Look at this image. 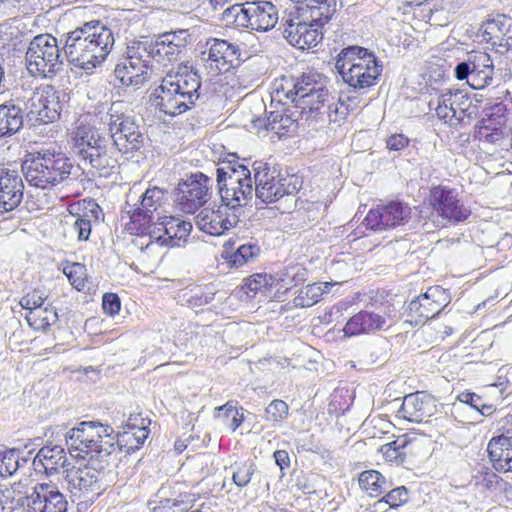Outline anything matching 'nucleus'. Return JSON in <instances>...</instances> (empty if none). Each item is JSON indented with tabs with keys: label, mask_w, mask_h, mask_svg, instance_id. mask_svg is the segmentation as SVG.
I'll use <instances>...</instances> for the list:
<instances>
[{
	"label": "nucleus",
	"mask_w": 512,
	"mask_h": 512,
	"mask_svg": "<svg viewBox=\"0 0 512 512\" xmlns=\"http://www.w3.org/2000/svg\"><path fill=\"white\" fill-rule=\"evenodd\" d=\"M201 77L187 66L162 78L160 85L152 92L155 106L169 116L180 115L196 105L200 99Z\"/></svg>",
	"instance_id": "nucleus-1"
},
{
	"label": "nucleus",
	"mask_w": 512,
	"mask_h": 512,
	"mask_svg": "<svg viewBox=\"0 0 512 512\" xmlns=\"http://www.w3.org/2000/svg\"><path fill=\"white\" fill-rule=\"evenodd\" d=\"M72 168L71 160L55 146L29 152L21 165L27 183L42 190L52 189L68 179Z\"/></svg>",
	"instance_id": "nucleus-2"
},
{
	"label": "nucleus",
	"mask_w": 512,
	"mask_h": 512,
	"mask_svg": "<svg viewBox=\"0 0 512 512\" xmlns=\"http://www.w3.org/2000/svg\"><path fill=\"white\" fill-rule=\"evenodd\" d=\"M216 188L222 203L230 209L242 207L252 199L253 180L249 168L239 163L236 153L219 160L216 167Z\"/></svg>",
	"instance_id": "nucleus-3"
},
{
	"label": "nucleus",
	"mask_w": 512,
	"mask_h": 512,
	"mask_svg": "<svg viewBox=\"0 0 512 512\" xmlns=\"http://www.w3.org/2000/svg\"><path fill=\"white\" fill-rule=\"evenodd\" d=\"M109 427L99 422L83 421L71 428L65 435L66 445L71 455L85 458H103L110 455L112 444L103 442L109 436Z\"/></svg>",
	"instance_id": "nucleus-4"
},
{
	"label": "nucleus",
	"mask_w": 512,
	"mask_h": 512,
	"mask_svg": "<svg viewBox=\"0 0 512 512\" xmlns=\"http://www.w3.org/2000/svg\"><path fill=\"white\" fill-rule=\"evenodd\" d=\"M167 190L151 186L148 187L137 203L130 205L128 202L122 213H126L129 221L126 224H169L177 220L174 216L165 214Z\"/></svg>",
	"instance_id": "nucleus-5"
},
{
	"label": "nucleus",
	"mask_w": 512,
	"mask_h": 512,
	"mask_svg": "<svg viewBox=\"0 0 512 512\" xmlns=\"http://www.w3.org/2000/svg\"><path fill=\"white\" fill-rule=\"evenodd\" d=\"M60 57L57 39L50 34H40L30 42L25 58L30 72L52 78L62 69Z\"/></svg>",
	"instance_id": "nucleus-6"
},
{
	"label": "nucleus",
	"mask_w": 512,
	"mask_h": 512,
	"mask_svg": "<svg viewBox=\"0 0 512 512\" xmlns=\"http://www.w3.org/2000/svg\"><path fill=\"white\" fill-rule=\"evenodd\" d=\"M110 140L123 154L138 152L144 145V135L133 116L120 112L113 104L107 113Z\"/></svg>",
	"instance_id": "nucleus-7"
},
{
	"label": "nucleus",
	"mask_w": 512,
	"mask_h": 512,
	"mask_svg": "<svg viewBox=\"0 0 512 512\" xmlns=\"http://www.w3.org/2000/svg\"><path fill=\"white\" fill-rule=\"evenodd\" d=\"M66 93L56 90L53 86H46L25 102V115L27 122L32 125L52 123L60 118L64 108Z\"/></svg>",
	"instance_id": "nucleus-8"
},
{
	"label": "nucleus",
	"mask_w": 512,
	"mask_h": 512,
	"mask_svg": "<svg viewBox=\"0 0 512 512\" xmlns=\"http://www.w3.org/2000/svg\"><path fill=\"white\" fill-rule=\"evenodd\" d=\"M214 181L203 172L190 173L175 188V201L179 209L193 214L210 199Z\"/></svg>",
	"instance_id": "nucleus-9"
},
{
	"label": "nucleus",
	"mask_w": 512,
	"mask_h": 512,
	"mask_svg": "<svg viewBox=\"0 0 512 512\" xmlns=\"http://www.w3.org/2000/svg\"><path fill=\"white\" fill-rule=\"evenodd\" d=\"M454 75L460 81L466 80L473 89H483L492 83L493 60L486 52L469 53L467 59L455 66Z\"/></svg>",
	"instance_id": "nucleus-10"
},
{
	"label": "nucleus",
	"mask_w": 512,
	"mask_h": 512,
	"mask_svg": "<svg viewBox=\"0 0 512 512\" xmlns=\"http://www.w3.org/2000/svg\"><path fill=\"white\" fill-rule=\"evenodd\" d=\"M280 30L292 46L301 50L316 47L322 39V32L297 14L296 10L282 18Z\"/></svg>",
	"instance_id": "nucleus-11"
},
{
	"label": "nucleus",
	"mask_w": 512,
	"mask_h": 512,
	"mask_svg": "<svg viewBox=\"0 0 512 512\" xmlns=\"http://www.w3.org/2000/svg\"><path fill=\"white\" fill-rule=\"evenodd\" d=\"M450 300V293L446 289L432 286L425 293L412 299L406 312L411 322L419 324L436 317L450 303Z\"/></svg>",
	"instance_id": "nucleus-12"
},
{
	"label": "nucleus",
	"mask_w": 512,
	"mask_h": 512,
	"mask_svg": "<svg viewBox=\"0 0 512 512\" xmlns=\"http://www.w3.org/2000/svg\"><path fill=\"white\" fill-rule=\"evenodd\" d=\"M413 215H417L419 221L426 219L423 208L418 210L401 199H394L370 209L362 224H406Z\"/></svg>",
	"instance_id": "nucleus-13"
},
{
	"label": "nucleus",
	"mask_w": 512,
	"mask_h": 512,
	"mask_svg": "<svg viewBox=\"0 0 512 512\" xmlns=\"http://www.w3.org/2000/svg\"><path fill=\"white\" fill-rule=\"evenodd\" d=\"M429 205L427 211H424L426 218L429 211L436 212L443 220L463 222L470 215V210L466 208L457 198L453 189L446 186H436L430 190Z\"/></svg>",
	"instance_id": "nucleus-14"
},
{
	"label": "nucleus",
	"mask_w": 512,
	"mask_h": 512,
	"mask_svg": "<svg viewBox=\"0 0 512 512\" xmlns=\"http://www.w3.org/2000/svg\"><path fill=\"white\" fill-rule=\"evenodd\" d=\"M77 27L66 36L64 52L69 62L83 70H92L100 65L104 59L98 57L94 42L86 35H80Z\"/></svg>",
	"instance_id": "nucleus-15"
},
{
	"label": "nucleus",
	"mask_w": 512,
	"mask_h": 512,
	"mask_svg": "<svg viewBox=\"0 0 512 512\" xmlns=\"http://www.w3.org/2000/svg\"><path fill=\"white\" fill-rule=\"evenodd\" d=\"M27 512H67L68 501L52 481L37 483L26 497Z\"/></svg>",
	"instance_id": "nucleus-16"
},
{
	"label": "nucleus",
	"mask_w": 512,
	"mask_h": 512,
	"mask_svg": "<svg viewBox=\"0 0 512 512\" xmlns=\"http://www.w3.org/2000/svg\"><path fill=\"white\" fill-rule=\"evenodd\" d=\"M65 480L70 492L77 498L99 496L104 490L101 471L88 466H73L65 470Z\"/></svg>",
	"instance_id": "nucleus-17"
},
{
	"label": "nucleus",
	"mask_w": 512,
	"mask_h": 512,
	"mask_svg": "<svg viewBox=\"0 0 512 512\" xmlns=\"http://www.w3.org/2000/svg\"><path fill=\"white\" fill-rule=\"evenodd\" d=\"M24 183L18 171L0 168V214L17 208L23 199Z\"/></svg>",
	"instance_id": "nucleus-18"
},
{
	"label": "nucleus",
	"mask_w": 512,
	"mask_h": 512,
	"mask_svg": "<svg viewBox=\"0 0 512 512\" xmlns=\"http://www.w3.org/2000/svg\"><path fill=\"white\" fill-rule=\"evenodd\" d=\"M247 26L251 30L269 31L279 20L278 9L270 1H247Z\"/></svg>",
	"instance_id": "nucleus-19"
},
{
	"label": "nucleus",
	"mask_w": 512,
	"mask_h": 512,
	"mask_svg": "<svg viewBox=\"0 0 512 512\" xmlns=\"http://www.w3.org/2000/svg\"><path fill=\"white\" fill-rule=\"evenodd\" d=\"M483 40L503 49L507 52L512 49V18L505 15H497L496 18L487 20L480 28Z\"/></svg>",
	"instance_id": "nucleus-20"
},
{
	"label": "nucleus",
	"mask_w": 512,
	"mask_h": 512,
	"mask_svg": "<svg viewBox=\"0 0 512 512\" xmlns=\"http://www.w3.org/2000/svg\"><path fill=\"white\" fill-rule=\"evenodd\" d=\"M25 101L11 99L0 104V139L18 133L24 125Z\"/></svg>",
	"instance_id": "nucleus-21"
},
{
	"label": "nucleus",
	"mask_w": 512,
	"mask_h": 512,
	"mask_svg": "<svg viewBox=\"0 0 512 512\" xmlns=\"http://www.w3.org/2000/svg\"><path fill=\"white\" fill-rule=\"evenodd\" d=\"M68 464L65 449L60 445H45L37 452L33 459V467L37 473L51 476L59 473Z\"/></svg>",
	"instance_id": "nucleus-22"
},
{
	"label": "nucleus",
	"mask_w": 512,
	"mask_h": 512,
	"mask_svg": "<svg viewBox=\"0 0 512 512\" xmlns=\"http://www.w3.org/2000/svg\"><path fill=\"white\" fill-rule=\"evenodd\" d=\"M487 452L497 471H512V427L493 437L487 445Z\"/></svg>",
	"instance_id": "nucleus-23"
},
{
	"label": "nucleus",
	"mask_w": 512,
	"mask_h": 512,
	"mask_svg": "<svg viewBox=\"0 0 512 512\" xmlns=\"http://www.w3.org/2000/svg\"><path fill=\"white\" fill-rule=\"evenodd\" d=\"M78 28L81 30L80 35L93 40L98 57L105 60L115 42L114 33L108 24L102 20H91Z\"/></svg>",
	"instance_id": "nucleus-24"
},
{
	"label": "nucleus",
	"mask_w": 512,
	"mask_h": 512,
	"mask_svg": "<svg viewBox=\"0 0 512 512\" xmlns=\"http://www.w3.org/2000/svg\"><path fill=\"white\" fill-rule=\"evenodd\" d=\"M382 70V62L378 59L367 66L355 67L351 72H344L341 78L352 89V92L356 93L358 90L376 85Z\"/></svg>",
	"instance_id": "nucleus-25"
},
{
	"label": "nucleus",
	"mask_w": 512,
	"mask_h": 512,
	"mask_svg": "<svg viewBox=\"0 0 512 512\" xmlns=\"http://www.w3.org/2000/svg\"><path fill=\"white\" fill-rule=\"evenodd\" d=\"M378 60L375 54L368 49L351 45L343 48L335 59V69L343 76L344 72H351L355 67L367 66Z\"/></svg>",
	"instance_id": "nucleus-26"
},
{
	"label": "nucleus",
	"mask_w": 512,
	"mask_h": 512,
	"mask_svg": "<svg viewBox=\"0 0 512 512\" xmlns=\"http://www.w3.org/2000/svg\"><path fill=\"white\" fill-rule=\"evenodd\" d=\"M297 14L318 28L328 23L336 12V0H307L304 5L295 6Z\"/></svg>",
	"instance_id": "nucleus-27"
},
{
	"label": "nucleus",
	"mask_w": 512,
	"mask_h": 512,
	"mask_svg": "<svg viewBox=\"0 0 512 512\" xmlns=\"http://www.w3.org/2000/svg\"><path fill=\"white\" fill-rule=\"evenodd\" d=\"M432 403L428 396L421 392L406 395L398 414L405 420L419 423L432 414Z\"/></svg>",
	"instance_id": "nucleus-28"
},
{
	"label": "nucleus",
	"mask_w": 512,
	"mask_h": 512,
	"mask_svg": "<svg viewBox=\"0 0 512 512\" xmlns=\"http://www.w3.org/2000/svg\"><path fill=\"white\" fill-rule=\"evenodd\" d=\"M386 319L383 315L371 311H360L346 323L343 331L346 336H355L383 328Z\"/></svg>",
	"instance_id": "nucleus-29"
},
{
	"label": "nucleus",
	"mask_w": 512,
	"mask_h": 512,
	"mask_svg": "<svg viewBox=\"0 0 512 512\" xmlns=\"http://www.w3.org/2000/svg\"><path fill=\"white\" fill-rule=\"evenodd\" d=\"M208 58L216 63L219 71H227L235 60H239L240 48L237 44L230 43L224 39H211Z\"/></svg>",
	"instance_id": "nucleus-30"
},
{
	"label": "nucleus",
	"mask_w": 512,
	"mask_h": 512,
	"mask_svg": "<svg viewBox=\"0 0 512 512\" xmlns=\"http://www.w3.org/2000/svg\"><path fill=\"white\" fill-rule=\"evenodd\" d=\"M92 153L84 151L85 158L82 159L85 163L88 162L92 168L96 169L98 175L101 177H109L115 169L118 168L117 159L114 154L118 152L117 148L111 144L104 148L98 146V150H91Z\"/></svg>",
	"instance_id": "nucleus-31"
},
{
	"label": "nucleus",
	"mask_w": 512,
	"mask_h": 512,
	"mask_svg": "<svg viewBox=\"0 0 512 512\" xmlns=\"http://www.w3.org/2000/svg\"><path fill=\"white\" fill-rule=\"evenodd\" d=\"M254 178L253 184H255V195L262 203H271V194L273 185L276 179V170H270L267 163L256 161L253 163Z\"/></svg>",
	"instance_id": "nucleus-32"
},
{
	"label": "nucleus",
	"mask_w": 512,
	"mask_h": 512,
	"mask_svg": "<svg viewBox=\"0 0 512 512\" xmlns=\"http://www.w3.org/2000/svg\"><path fill=\"white\" fill-rule=\"evenodd\" d=\"M75 149L76 153L81 157L85 158L84 151L92 153L91 150H98V146L104 148L111 145L109 137L102 135L98 130L90 127H80L75 133Z\"/></svg>",
	"instance_id": "nucleus-33"
},
{
	"label": "nucleus",
	"mask_w": 512,
	"mask_h": 512,
	"mask_svg": "<svg viewBox=\"0 0 512 512\" xmlns=\"http://www.w3.org/2000/svg\"><path fill=\"white\" fill-rule=\"evenodd\" d=\"M149 70L136 62L124 59L116 65L114 75L122 85L138 88L149 79Z\"/></svg>",
	"instance_id": "nucleus-34"
},
{
	"label": "nucleus",
	"mask_w": 512,
	"mask_h": 512,
	"mask_svg": "<svg viewBox=\"0 0 512 512\" xmlns=\"http://www.w3.org/2000/svg\"><path fill=\"white\" fill-rule=\"evenodd\" d=\"M69 216L74 217L73 224H93L104 220L102 208L93 199H83L68 207Z\"/></svg>",
	"instance_id": "nucleus-35"
},
{
	"label": "nucleus",
	"mask_w": 512,
	"mask_h": 512,
	"mask_svg": "<svg viewBox=\"0 0 512 512\" xmlns=\"http://www.w3.org/2000/svg\"><path fill=\"white\" fill-rule=\"evenodd\" d=\"M506 128L501 117L483 118L476 126L474 138L480 142L496 144L505 136Z\"/></svg>",
	"instance_id": "nucleus-36"
},
{
	"label": "nucleus",
	"mask_w": 512,
	"mask_h": 512,
	"mask_svg": "<svg viewBox=\"0 0 512 512\" xmlns=\"http://www.w3.org/2000/svg\"><path fill=\"white\" fill-rule=\"evenodd\" d=\"M319 86H324L321 76L315 72L302 73L300 76L292 79V88L286 93L287 98L296 103L297 99L307 96Z\"/></svg>",
	"instance_id": "nucleus-37"
},
{
	"label": "nucleus",
	"mask_w": 512,
	"mask_h": 512,
	"mask_svg": "<svg viewBox=\"0 0 512 512\" xmlns=\"http://www.w3.org/2000/svg\"><path fill=\"white\" fill-rule=\"evenodd\" d=\"M171 487L162 485L153 499L149 500L150 512H184L183 501L172 497Z\"/></svg>",
	"instance_id": "nucleus-38"
},
{
	"label": "nucleus",
	"mask_w": 512,
	"mask_h": 512,
	"mask_svg": "<svg viewBox=\"0 0 512 512\" xmlns=\"http://www.w3.org/2000/svg\"><path fill=\"white\" fill-rule=\"evenodd\" d=\"M154 49L153 39L145 37L143 40L135 41L127 47L125 59L136 62V64L144 66L146 69H151L152 65L150 63L151 60L154 61Z\"/></svg>",
	"instance_id": "nucleus-39"
},
{
	"label": "nucleus",
	"mask_w": 512,
	"mask_h": 512,
	"mask_svg": "<svg viewBox=\"0 0 512 512\" xmlns=\"http://www.w3.org/2000/svg\"><path fill=\"white\" fill-rule=\"evenodd\" d=\"M358 481L361 489L371 497H378L391 487V483L376 470L363 471L359 475Z\"/></svg>",
	"instance_id": "nucleus-40"
},
{
	"label": "nucleus",
	"mask_w": 512,
	"mask_h": 512,
	"mask_svg": "<svg viewBox=\"0 0 512 512\" xmlns=\"http://www.w3.org/2000/svg\"><path fill=\"white\" fill-rule=\"evenodd\" d=\"M331 283H312L300 289L298 295L294 298L295 307H311L320 301L324 293L329 292Z\"/></svg>",
	"instance_id": "nucleus-41"
},
{
	"label": "nucleus",
	"mask_w": 512,
	"mask_h": 512,
	"mask_svg": "<svg viewBox=\"0 0 512 512\" xmlns=\"http://www.w3.org/2000/svg\"><path fill=\"white\" fill-rule=\"evenodd\" d=\"M302 184L303 181L299 176L288 173L283 175L281 172H278L271 192V194H273L271 203L279 200L284 195L297 193L302 187Z\"/></svg>",
	"instance_id": "nucleus-42"
},
{
	"label": "nucleus",
	"mask_w": 512,
	"mask_h": 512,
	"mask_svg": "<svg viewBox=\"0 0 512 512\" xmlns=\"http://www.w3.org/2000/svg\"><path fill=\"white\" fill-rule=\"evenodd\" d=\"M411 442L406 435L400 436L394 441L386 443L380 447V452L385 459L397 464L403 463L409 453H411Z\"/></svg>",
	"instance_id": "nucleus-43"
},
{
	"label": "nucleus",
	"mask_w": 512,
	"mask_h": 512,
	"mask_svg": "<svg viewBox=\"0 0 512 512\" xmlns=\"http://www.w3.org/2000/svg\"><path fill=\"white\" fill-rule=\"evenodd\" d=\"M152 39L155 47L154 61L159 64L166 65V62L170 63L177 61L181 54L184 53L179 48L172 46V43L169 41L164 40L159 34L154 36Z\"/></svg>",
	"instance_id": "nucleus-44"
},
{
	"label": "nucleus",
	"mask_w": 512,
	"mask_h": 512,
	"mask_svg": "<svg viewBox=\"0 0 512 512\" xmlns=\"http://www.w3.org/2000/svg\"><path fill=\"white\" fill-rule=\"evenodd\" d=\"M193 226H162L163 234L156 236L162 245L180 246L188 241Z\"/></svg>",
	"instance_id": "nucleus-45"
},
{
	"label": "nucleus",
	"mask_w": 512,
	"mask_h": 512,
	"mask_svg": "<svg viewBox=\"0 0 512 512\" xmlns=\"http://www.w3.org/2000/svg\"><path fill=\"white\" fill-rule=\"evenodd\" d=\"M329 91L325 86H319L316 90L304 96L303 98L297 99L295 106L308 110L310 114L319 112L320 108L324 106L325 102L328 101Z\"/></svg>",
	"instance_id": "nucleus-46"
},
{
	"label": "nucleus",
	"mask_w": 512,
	"mask_h": 512,
	"mask_svg": "<svg viewBox=\"0 0 512 512\" xmlns=\"http://www.w3.org/2000/svg\"><path fill=\"white\" fill-rule=\"evenodd\" d=\"M27 322L34 329H46L58 319L57 312L54 308H38L32 312H27L25 316Z\"/></svg>",
	"instance_id": "nucleus-47"
},
{
	"label": "nucleus",
	"mask_w": 512,
	"mask_h": 512,
	"mask_svg": "<svg viewBox=\"0 0 512 512\" xmlns=\"http://www.w3.org/2000/svg\"><path fill=\"white\" fill-rule=\"evenodd\" d=\"M149 424L150 420H142L140 428L130 431L124 430L122 433H119V443H125L128 446V450L140 448L148 438Z\"/></svg>",
	"instance_id": "nucleus-48"
},
{
	"label": "nucleus",
	"mask_w": 512,
	"mask_h": 512,
	"mask_svg": "<svg viewBox=\"0 0 512 512\" xmlns=\"http://www.w3.org/2000/svg\"><path fill=\"white\" fill-rule=\"evenodd\" d=\"M359 103L360 100L357 92H352V89L349 90L347 94L341 92L338 102L334 105L333 112L341 119H344L350 112H353L359 108ZM328 112H332V105H328ZM329 117H331L330 114Z\"/></svg>",
	"instance_id": "nucleus-49"
},
{
	"label": "nucleus",
	"mask_w": 512,
	"mask_h": 512,
	"mask_svg": "<svg viewBox=\"0 0 512 512\" xmlns=\"http://www.w3.org/2000/svg\"><path fill=\"white\" fill-rule=\"evenodd\" d=\"M451 94V103H453L454 113H457V116L462 115L464 119L465 117L472 118L476 115L477 106L472 104L467 93L457 89L451 91Z\"/></svg>",
	"instance_id": "nucleus-50"
},
{
	"label": "nucleus",
	"mask_w": 512,
	"mask_h": 512,
	"mask_svg": "<svg viewBox=\"0 0 512 512\" xmlns=\"http://www.w3.org/2000/svg\"><path fill=\"white\" fill-rule=\"evenodd\" d=\"M409 491L405 486L394 488L387 492L385 496L373 504V508L377 511L379 506L388 505L389 508H396L408 501Z\"/></svg>",
	"instance_id": "nucleus-51"
},
{
	"label": "nucleus",
	"mask_w": 512,
	"mask_h": 512,
	"mask_svg": "<svg viewBox=\"0 0 512 512\" xmlns=\"http://www.w3.org/2000/svg\"><path fill=\"white\" fill-rule=\"evenodd\" d=\"M247 2L241 4H233L226 8L222 13V20L226 24H233L237 27L246 28L247 17Z\"/></svg>",
	"instance_id": "nucleus-52"
},
{
	"label": "nucleus",
	"mask_w": 512,
	"mask_h": 512,
	"mask_svg": "<svg viewBox=\"0 0 512 512\" xmlns=\"http://www.w3.org/2000/svg\"><path fill=\"white\" fill-rule=\"evenodd\" d=\"M64 274L68 277L71 285L78 291L86 287V267L81 263H72L63 268Z\"/></svg>",
	"instance_id": "nucleus-53"
},
{
	"label": "nucleus",
	"mask_w": 512,
	"mask_h": 512,
	"mask_svg": "<svg viewBox=\"0 0 512 512\" xmlns=\"http://www.w3.org/2000/svg\"><path fill=\"white\" fill-rule=\"evenodd\" d=\"M451 90L442 93L438 98V105L436 108V114L440 119H443L445 122H451L453 119L461 122L463 121V116H457V113H454L453 103H451Z\"/></svg>",
	"instance_id": "nucleus-54"
},
{
	"label": "nucleus",
	"mask_w": 512,
	"mask_h": 512,
	"mask_svg": "<svg viewBox=\"0 0 512 512\" xmlns=\"http://www.w3.org/2000/svg\"><path fill=\"white\" fill-rule=\"evenodd\" d=\"M273 279L271 276L262 273H256L245 279L242 290L245 294L249 295L250 292L256 293L257 291L266 292L272 286Z\"/></svg>",
	"instance_id": "nucleus-55"
},
{
	"label": "nucleus",
	"mask_w": 512,
	"mask_h": 512,
	"mask_svg": "<svg viewBox=\"0 0 512 512\" xmlns=\"http://www.w3.org/2000/svg\"><path fill=\"white\" fill-rule=\"evenodd\" d=\"M457 399L477 410L482 416H489L495 411L492 404L484 403L482 397L473 392H462L458 395Z\"/></svg>",
	"instance_id": "nucleus-56"
},
{
	"label": "nucleus",
	"mask_w": 512,
	"mask_h": 512,
	"mask_svg": "<svg viewBox=\"0 0 512 512\" xmlns=\"http://www.w3.org/2000/svg\"><path fill=\"white\" fill-rule=\"evenodd\" d=\"M232 480L240 488L246 487L255 472V465L252 462L235 463L232 466Z\"/></svg>",
	"instance_id": "nucleus-57"
},
{
	"label": "nucleus",
	"mask_w": 512,
	"mask_h": 512,
	"mask_svg": "<svg viewBox=\"0 0 512 512\" xmlns=\"http://www.w3.org/2000/svg\"><path fill=\"white\" fill-rule=\"evenodd\" d=\"M19 468V457L16 450L0 452V477L11 476Z\"/></svg>",
	"instance_id": "nucleus-58"
},
{
	"label": "nucleus",
	"mask_w": 512,
	"mask_h": 512,
	"mask_svg": "<svg viewBox=\"0 0 512 512\" xmlns=\"http://www.w3.org/2000/svg\"><path fill=\"white\" fill-rule=\"evenodd\" d=\"M287 403L280 399L273 400L265 409V420L282 422L288 415Z\"/></svg>",
	"instance_id": "nucleus-59"
},
{
	"label": "nucleus",
	"mask_w": 512,
	"mask_h": 512,
	"mask_svg": "<svg viewBox=\"0 0 512 512\" xmlns=\"http://www.w3.org/2000/svg\"><path fill=\"white\" fill-rule=\"evenodd\" d=\"M159 35L162 36V38L164 40L172 43V46L179 48L183 52L185 51V49L189 43L190 37H191V35L187 29H178L175 31H167V32L161 33Z\"/></svg>",
	"instance_id": "nucleus-60"
},
{
	"label": "nucleus",
	"mask_w": 512,
	"mask_h": 512,
	"mask_svg": "<svg viewBox=\"0 0 512 512\" xmlns=\"http://www.w3.org/2000/svg\"><path fill=\"white\" fill-rule=\"evenodd\" d=\"M44 301L45 298L42 293L38 290H34L22 297L19 304L23 309L28 310V312H32L33 310L42 308Z\"/></svg>",
	"instance_id": "nucleus-61"
},
{
	"label": "nucleus",
	"mask_w": 512,
	"mask_h": 512,
	"mask_svg": "<svg viewBox=\"0 0 512 512\" xmlns=\"http://www.w3.org/2000/svg\"><path fill=\"white\" fill-rule=\"evenodd\" d=\"M215 296V293L212 291L204 292V291H197L191 297L188 299V304L192 308H200L204 305L209 304L213 301Z\"/></svg>",
	"instance_id": "nucleus-62"
},
{
	"label": "nucleus",
	"mask_w": 512,
	"mask_h": 512,
	"mask_svg": "<svg viewBox=\"0 0 512 512\" xmlns=\"http://www.w3.org/2000/svg\"><path fill=\"white\" fill-rule=\"evenodd\" d=\"M102 307L105 313L115 315L120 311L121 303L117 294L106 293L103 296Z\"/></svg>",
	"instance_id": "nucleus-63"
},
{
	"label": "nucleus",
	"mask_w": 512,
	"mask_h": 512,
	"mask_svg": "<svg viewBox=\"0 0 512 512\" xmlns=\"http://www.w3.org/2000/svg\"><path fill=\"white\" fill-rule=\"evenodd\" d=\"M409 138L404 134H393L386 140V147L389 151H401L409 145Z\"/></svg>",
	"instance_id": "nucleus-64"
}]
</instances>
